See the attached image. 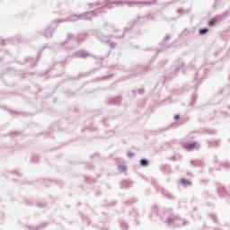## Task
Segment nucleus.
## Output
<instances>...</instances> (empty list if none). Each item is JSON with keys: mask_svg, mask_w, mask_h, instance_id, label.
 <instances>
[{"mask_svg": "<svg viewBox=\"0 0 230 230\" xmlns=\"http://www.w3.org/2000/svg\"><path fill=\"white\" fill-rule=\"evenodd\" d=\"M180 182H181V184H184V186L190 184V181H189L188 180H186V179H181V180H180Z\"/></svg>", "mask_w": 230, "mask_h": 230, "instance_id": "7ed1b4c3", "label": "nucleus"}, {"mask_svg": "<svg viewBox=\"0 0 230 230\" xmlns=\"http://www.w3.org/2000/svg\"><path fill=\"white\" fill-rule=\"evenodd\" d=\"M217 24V19H212L208 22V26H215Z\"/></svg>", "mask_w": 230, "mask_h": 230, "instance_id": "f03ea898", "label": "nucleus"}, {"mask_svg": "<svg viewBox=\"0 0 230 230\" xmlns=\"http://www.w3.org/2000/svg\"><path fill=\"white\" fill-rule=\"evenodd\" d=\"M198 146L197 142L188 143L184 145L185 150H195V148Z\"/></svg>", "mask_w": 230, "mask_h": 230, "instance_id": "f257e3e1", "label": "nucleus"}, {"mask_svg": "<svg viewBox=\"0 0 230 230\" xmlns=\"http://www.w3.org/2000/svg\"><path fill=\"white\" fill-rule=\"evenodd\" d=\"M208 29H201V30H199V33H200L201 35H204V34L208 33Z\"/></svg>", "mask_w": 230, "mask_h": 230, "instance_id": "39448f33", "label": "nucleus"}, {"mask_svg": "<svg viewBox=\"0 0 230 230\" xmlns=\"http://www.w3.org/2000/svg\"><path fill=\"white\" fill-rule=\"evenodd\" d=\"M140 164L141 166H146V164H148V162L146 159H142L140 161Z\"/></svg>", "mask_w": 230, "mask_h": 230, "instance_id": "20e7f679", "label": "nucleus"}, {"mask_svg": "<svg viewBox=\"0 0 230 230\" xmlns=\"http://www.w3.org/2000/svg\"><path fill=\"white\" fill-rule=\"evenodd\" d=\"M180 116L179 115H175L174 116V119H179Z\"/></svg>", "mask_w": 230, "mask_h": 230, "instance_id": "423d86ee", "label": "nucleus"}]
</instances>
